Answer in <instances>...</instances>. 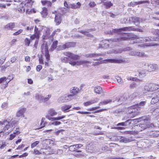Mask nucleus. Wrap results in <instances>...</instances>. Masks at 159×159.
I'll return each mask as SVG.
<instances>
[{
	"label": "nucleus",
	"instance_id": "29",
	"mask_svg": "<svg viewBox=\"0 0 159 159\" xmlns=\"http://www.w3.org/2000/svg\"><path fill=\"white\" fill-rule=\"evenodd\" d=\"M101 55V53L97 54L96 53H91L87 54L86 56V57H98Z\"/></svg>",
	"mask_w": 159,
	"mask_h": 159
},
{
	"label": "nucleus",
	"instance_id": "31",
	"mask_svg": "<svg viewBox=\"0 0 159 159\" xmlns=\"http://www.w3.org/2000/svg\"><path fill=\"white\" fill-rule=\"evenodd\" d=\"M152 86L151 83L147 84L144 87V89L145 90L148 91L152 92Z\"/></svg>",
	"mask_w": 159,
	"mask_h": 159
},
{
	"label": "nucleus",
	"instance_id": "34",
	"mask_svg": "<svg viewBox=\"0 0 159 159\" xmlns=\"http://www.w3.org/2000/svg\"><path fill=\"white\" fill-rule=\"evenodd\" d=\"M81 4L80 2H78L76 3H73L70 5L72 8L76 9L80 7Z\"/></svg>",
	"mask_w": 159,
	"mask_h": 159
},
{
	"label": "nucleus",
	"instance_id": "36",
	"mask_svg": "<svg viewBox=\"0 0 159 159\" xmlns=\"http://www.w3.org/2000/svg\"><path fill=\"white\" fill-rule=\"evenodd\" d=\"M152 92L156 90L159 88V85L154 83H151Z\"/></svg>",
	"mask_w": 159,
	"mask_h": 159
},
{
	"label": "nucleus",
	"instance_id": "19",
	"mask_svg": "<svg viewBox=\"0 0 159 159\" xmlns=\"http://www.w3.org/2000/svg\"><path fill=\"white\" fill-rule=\"evenodd\" d=\"M107 61L110 63H120L125 62V61L121 59H109L107 60Z\"/></svg>",
	"mask_w": 159,
	"mask_h": 159
},
{
	"label": "nucleus",
	"instance_id": "8",
	"mask_svg": "<svg viewBox=\"0 0 159 159\" xmlns=\"http://www.w3.org/2000/svg\"><path fill=\"white\" fill-rule=\"evenodd\" d=\"M74 43L71 42H68L66 43L65 44L60 45L57 48L58 50H62L66 49V48H68L70 47H73L74 46Z\"/></svg>",
	"mask_w": 159,
	"mask_h": 159
},
{
	"label": "nucleus",
	"instance_id": "58",
	"mask_svg": "<svg viewBox=\"0 0 159 159\" xmlns=\"http://www.w3.org/2000/svg\"><path fill=\"white\" fill-rule=\"evenodd\" d=\"M19 128H16V130L14 132L13 134L15 135H17L20 133Z\"/></svg>",
	"mask_w": 159,
	"mask_h": 159
},
{
	"label": "nucleus",
	"instance_id": "42",
	"mask_svg": "<svg viewBox=\"0 0 159 159\" xmlns=\"http://www.w3.org/2000/svg\"><path fill=\"white\" fill-rule=\"evenodd\" d=\"M136 5L138 4H140L145 3H149V1H148V0H146L145 1H140L138 2H136Z\"/></svg>",
	"mask_w": 159,
	"mask_h": 159
},
{
	"label": "nucleus",
	"instance_id": "3",
	"mask_svg": "<svg viewBox=\"0 0 159 159\" xmlns=\"http://www.w3.org/2000/svg\"><path fill=\"white\" fill-rule=\"evenodd\" d=\"M145 103L146 102L145 101H142L133 107V110L132 109V111L130 113V115L132 117H134L139 113V111H136V110H140V108H143Z\"/></svg>",
	"mask_w": 159,
	"mask_h": 159
},
{
	"label": "nucleus",
	"instance_id": "45",
	"mask_svg": "<svg viewBox=\"0 0 159 159\" xmlns=\"http://www.w3.org/2000/svg\"><path fill=\"white\" fill-rule=\"evenodd\" d=\"M25 45H27V46H29L30 43V40L28 38H26L25 39Z\"/></svg>",
	"mask_w": 159,
	"mask_h": 159
},
{
	"label": "nucleus",
	"instance_id": "55",
	"mask_svg": "<svg viewBox=\"0 0 159 159\" xmlns=\"http://www.w3.org/2000/svg\"><path fill=\"white\" fill-rule=\"evenodd\" d=\"M23 31V30L21 29L19 30L18 31L15 32V33H14L13 35H18L20 34Z\"/></svg>",
	"mask_w": 159,
	"mask_h": 159
},
{
	"label": "nucleus",
	"instance_id": "46",
	"mask_svg": "<svg viewBox=\"0 0 159 159\" xmlns=\"http://www.w3.org/2000/svg\"><path fill=\"white\" fill-rule=\"evenodd\" d=\"M39 143V141H36L33 143H32L31 145V147L32 148H33L34 147H35L37 145H38Z\"/></svg>",
	"mask_w": 159,
	"mask_h": 159
},
{
	"label": "nucleus",
	"instance_id": "63",
	"mask_svg": "<svg viewBox=\"0 0 159 159\" xmlns=\"http://www.w3.org/2000/svg\"><path fill=\"white\" fill-rule=\"evenodd\" d=\"M34 153L35 154L39 155L41 154V153L39 150L35 149L34 150Z\"/></svg>",
	"mask_w": 159,
	"mask_h": 159
},
{
	"label": "nucleus",
	"instance_id": "28",
	"mask_svg": "<svg viewBox=\"0 0 159 159\" xmlns=\"http://www.w3.org/2000/svg\"><path fill=\"white\" fill-rule=\"evenodd\" d=\"M132 55H136L140 57H146V55L144 52H133Z\"/></svg>",
	"mask_w": 159,
	"mask_h": 159
},
{
	"label": "nucleus",
	"instance_id": "24",
	"mask_svg": "<svg viewBox=\"0 0 159 159\" xmlns=\"http://www.w3.org/2000/svg\"><path fill=\"white\" fill-rule=\"evenodd\" d=\"M143 40H141V41H143V42H147L148 41H156L157 38H154L153 37H150V38L149 37H146L143 39Z\"/></svg>",
	"mask_w": 159,
	"mask_h": 159
},
{
	"label": "nucleus",
	"instance_id": "25",
	"mask_svg": "<svg viewBox=\"0 0 159 159\" xmlns=\"http://www.w3.org/2000/svg\"><path fill=\"white\" fill-rule=\"evenodd\" d=\"M48 114L52 116L57 115V113L53 108H50L48 111Z\"/></svg>",
	"mask_w": 159,
	"mask_h": 159
},
{
	"label": "nucleus",
	"instance_id": "26",
	"mask_svg": "<svg viewBox=\"0 0 159 159\" xmlns=\"http://www.w3.org/2000/svg\"><path fill=\"white\" fill-rule=\"evenodd\" d=\"M103 1V5L106 8L108 9L112 6V3L110 1Z\"/></svg>",
	"mask_w": 159,
	"mask_h": 159
},
{
	"label": "nucleus",
	"instance_id": "53",
	"mask_svg": "<svg viewBox=\"0 0 159 159\" xmlns=\"http://www.w3.org/2000/svg\"><path fill=\"white\" fill-rule=\"evenodd\" d=\"M61 122L58 121H55L52 122L51 124V125H60Z\"/></svg>",
	"mask_w": 159,
	"mask_h": 159
},
{
	"label": "nucleus",
	"instance_id": "27",
	"mask_svg": "<svg viewBox=\"0 0 159 159\" xmlns=\"http://www.w3.org/2000/svg\"><path fill=\"white\" fill-rule=\"evenodd\" d=\"M69 63L73 66H74L76 65L80 66L82 65L81 60L77 61H70Z\"/></svg>",
	"mask_w": 159,
	"mask_h": 159
},
{
	"label": "nucleus",
	"instance_id": "7",
	"mask_svg": "<svg viewBox=\"0 0 159 159\" xmlns=\"http://www.w3.org/2000/svg\"><path fill=\"white\" fill-rule=\"evenodd\" d=\"M144 67L146 68V70L149 71H153L158 69L157 65L155 64H145Z\"/></svg>",
	"mask_w": 159,
	"mask_h": 159
},
{
	"label": "nucleus",
	"instance_id": "50",
	"mask_svg": "<svg viewBox=\"0 0 159 159\" xmlns=\"http://www.w3.org/2000/svg\"><path fill=\"white\" fill-rule=\"evenodd\" d=\"M34 33L36 34L37 35H40L39 30L36 26H35L34 28Z\"/></svg>",
	"mask_w": 159,
	"mask_h": 159
},
{
	"label": "nucleus",
	"instance_id": "2",
	"mask_svg": "<svg viewBox=\"0 0 159 159\" xmlns=\"http://www.w3.org/2000/svg\"><path fill=\"white\" fill-rule=\"evenodd\" d=\"M137 37V36L131 33H124L122 34V36L120 38L108 39L107 41L110 43H111L112 42H115L120 43L122 41L127 40L128 39L136 38Z\"/></svg>",
	"mask_w": 159,
	"mask_h": 159
},
{
	"label": "nucleus",
	"instance_id": "47",
	"mask_svg": "<svg viewBox=\"0 0 159 159\" xmlns=\"http://www.w3.org/2000/svg\"><path fill=\"white\" fill-rule=\"evenodd\" d=\"M132 120H128L124 122L125 126L129 125L131 124V122Z\"/></svg>",
	"mask_w": 159,
	"mask_h": 159
},
{
	"label": "nucleus",
	"instance_id": "21",
	"mask_svg": "<svg viewBox=\"0 0 159 159\" xmlns=\"http://www.w3.org/2000/svg\"><path fill=\"white\" fill-rule=\"evenodd\" d=\"M91 30V29L88 30L87 31L82 30L79 31V32L85 35L88 37L92 38L93 37V36L89 33V32Z\"/></svg>",
	"mask_w": 159,
	"mask_h": 159
},
{
	"label": "nucleus",
	"instance_id": "44",
	"mask_svg": "<svg viewBox=\"0 0 159 159\" xmlns=\"http://www.w3.org/2000/svg\"><path fill=\"white\" fill-rule=\"evenodd\" d=\"M39 35H37L36 34L34 33V34L31 35V36H30V38L32 40L34 39L35 38H36L37 39H39Z\"/></svg>",
	"mask_w": 159,
	"mask_h": 159
},
{
	"label": "nucleus",
	"instance_id": "17",
	"mask_svg": "<svg viewBox=\"0 0 159 159\" xmlns=\"http://www.w3.org/2000/svg\"><path fill=\"white\" fill-rule=\"evenodd\" d=\"M94 90L95 93L98 94H103L106 93L103 91L102 88L99 86H97L95 87Z\"/></svg>",
	"mask_w": 159,
	"mask_h": 159
},
{
	"label": "nucleus",
	"instance_id": "22",
	"mask_svg": "<svg viewBox=\"0 0 159 159\" xmlns=\"http://www.w3.org/2000/svg\"><path fill=\"white\" fill-rule=\"evenodd\" d=\"M15 23H10L5 25V28L7 30H12L15 28Z\"/></svg>",
	"mask_w": 159,
	"mask_h": 159
},
{
	"label": "nucleus",
	"instance_id": "56",
	"mask_svg": "<svg viewBox=\"0 0 159 159\" xmlns=\"http://www.w3.org/2000/svg\"><path fill=\"white\" fill-rule=\"evenodd\" d=\"M138 95V93L137 92H134L130 95V97L131 98H134L136 97Z\"/></svg>",
	"mask_w": 159,
	"mask_h": 159
},
{
	"label": "nucleus",
	"instance_id": "4",
	"mask_svg": "<svg viewBox=\"0 0 159 159\" xmlns=\"http://www.w3.org/2000/svg\"><path fill=\"white\" fill-rule=\"evenodd\" d=\"M0 124L2 125H6L4 128L5 130L6 129H8L11 128L10 130H12L16 126V122L15 121H12L11 123H9L7 120L3 121H0Z\"/></svg>",
	"mask_w": 159,
	"mask_h": 159
},
{
	"label": "nucleus",
	"instance_id": "61",
	"mask_svg": "<svg viewBox=\"0 0 159 159\" xmlns=\"http://www.w3.org/2000/svg\"><path fill=\"white\" fill-rule=\"evenodd\" d=\"M38 39H37L36 40L35 43L34 45V48H35V49L37 48V47L38 45Z\"/></svg>",
	"mask_w": 159,
	"mask_h": 159
},
{
	"label": "nucleus",
	"instance_id": "60",
	"mask_svg": "<svg viewBox=\"0 0 159 159\" xmlns=\"http://www.w3.org/2000/svg\"><path fill=\"white\" fill-rule=\"evenodd\" d=\"M89 6L90 7H94L96 6V4L94 2H90L89 4Z\"/></svg>",
	"mask_w": 159,
	"mask_h": 159
},
{
	"label": "nucleus",
	"instance_id": "38",
	"mask_svg": "<svg viewBox=\"0 0 159 159\" xmlns=\"http://www.w3.org/2000/svg\"><path fill=\"white\" fill-rule=\"evenodd\" d=\"M58 100L60 102H66L65 96H62L59 98L58 99Z\"/></svg>",
	"mask_w": 159,
	"mask_h": 159
},
{
	"label": "nucleus",
	"instance_id": "15",
	"mask_svg": "<svg viewBox=\"0 0 159 159\" xmlns=\"http://www.w3.org/2000/svg\"><path fill=\"white\" fill-rule=\"evenodd\" d=\"M131 18L135 25L138 26H139L140 23L143 21V19L139 17H132Z\"/></svg>",
	"mask_w": 159,
	"mask_h": 159
},
{
	"label": "nucleus",
	"instance_id": "32",
	"mask_svg": "<svg viewBox=\"0 0 159 159\" xmlns=\"http://www.w3.org/2000/svg\"><path fill=\"white\" fill-rule=\"evenodd\" d=\"M57 43L58 41L57 40L53 42L50 48V49H49V51H52L53 50L56 49L57 47Z\"/></svg>",
	"mask_w": 159,
	"mask_h": 159
},
{
	"label": "nucleus",
	"instance_id": "59",
	"mask_svg": "<svg viewBox=\"0 0 159 159\" xmlns=\"http://www.w3.org/2000/svg\"><path fill=\"white\" fill-rule=\"evenodd\" d=\"M116 79L118 82L120 84H121L123 82L122 80L120 77H118Z\"/></svg>",
	"mask_w": 159,
	"mask_h": 159
},
{
	"label": "nucleus",
	"instance_id": "52",
	"mask_svg": "<svg viewBox=\"0 0 159 159\" xmlns=\"http://www.w3.org/2000/svg\"><path fill=\"white\" fill-rule=\"evenodd\" d=\"M151 32L154 34H157L159 35V30L153 29L151 30Z\"/></svg>",
	"mask_w": 159,
	"mask_h": 159
},
{
	"label": "nucleus",
	"instance_id": "10",
	"mask_svg": "<svg viewBox=\"0 0 159 159\" xmlns=\"http://www.w3.org/2000/svg\"><path fill=\"white\" fill-rule=\"evenodd\" d=\"M9 81H7L6 77H3L0 78V84H1V88L2 89H5L8 85Z\"/></svg>",
	"mask_w": 159,
	"mask_h": 159
},
{
	"label": "nucleus",
	"instance_id": "64",
	"mask_svg": "<svg viewBox=\"0 0 159 159\" xmlns=\"http://www.w3.org/2000/svg\"><path fill=\"white\" fill-rule=\"evenodd\" d=\"M17 58L15 57H13L10 59V61L11 62V63H13L16 60Z\"/></svg>",
	"mask_w": 159,
	"mask_h": 159
},
{
	"label": "nucleus",
	"instance_id": "20",
	"mask_svg": "<svg viewBox=\"0 0 159 159\" xmlns=\"http://www.w3.org/2000/svg\"><path fill=\"white\" fill-rule=\"evenodd\" d=\"M74 155L77 157H82L85 156V154L81 151L77 150L74 153Z\"/></svg>",
	"mask_w": 159,
	"mask_h": 159
},
{
	"label": "nucleus",
	"instance_id": "11",
	"mask_svg": "<svg viewBox=\"0 0 159 159\" xmlns=\"http://www.w3.org/2000/svg\"><path fill=\"white\" fill-rule=\"evenodd\" d=\"M63 54L64 55L67 56L73 60H77L79 59V57L78 55L74 54L69 52H64L63 53Z\"/></svg>",
	"mask_w": 159,
	"mask_h": 159
},
{
	"label": "nucleus",
	"instance_id": "30",
	"mask_svg": "<svg viewBox=\"0 0 159 159\" xmlns=\"http://www.w3.org/2000/svg\"><path fill=\"white\" fill-rule=\"evenodd\" d=\"M70 91L71 93H73V95H75L78 93L79 89L77 87H73Z\"/></svg>",
	"mask_w": 159,
	"mask_h": 159
},
{
	"label": "nucleus",
	"instance_id": "62",
	"mask_svg": "<svg viewBox=\"0 0 159 159\" xmlns=\"http://www.w3.org/2000/svg\"><path fill=\"white\" fill-rule=\"evenodd\" d=\"M6 58L3 57L0 59V64H3Z\"/></svg>",
	"mask_w": 159,
	"mask_h": 159
},
{
	"label": "nucleus",
	"instance_id": "37",
	"mask_svg": "<svg viewBox=\"0 0 159 159\" xmlns=\"http://www.w3.org/2000/svg\"><path fill=\"white\" fill-rule=\"evenodd\" d=\"M66 117L65 116H60L56 117H53L52 118V120H59L61 119L64 118Z\"/></svg>",
	"mask_w": 159,
	"mask_h": 159
},
{
	"label": "nucleus",
	"instance_id": "16",
	"mask_svg": "<svg viewBox=\"0 0 159 159\" xmlns=\"http://www.w3.org/2000/svg\"><path fill=\"white\" fill-rule=\"evenodd\" d=\"M99 99L98 98L92 99L91 100L88 101L84 103V105L85 106H87L93 104L97 102H98Z\"/></svg>",
	"mask_w": 159,
	"mask_h": 159
},
{
	"label": "nucleus",
	"instance_id": "13",
	"mask_svg": "<svg viewBox=\"0 0 159 159\" xmlns=\"http://www.w3.org/2000/svg\"><path fill=\"white\" fill-rule=\"evenodd\" d=\"M61 13H58L56 14L55 17L54 21L56 23V25H59L61 21Z\"/></svg>",
	"mask_w": 159,
	"mask_h": 159
},
{
	"label": "nucleus",
	"instance_id": "43",
	"mask_svg": "<svg viewBox=\"0 0 159 159\" xmlns=\"http://www.w3.org/2000/svg\"><path fill=\"white\" fill-rule=\"evenodd\" d=\"M69 150L71 151H75L76 152L77 151L76 149V147H75V145H71L69 147Z\"/></svg>",
	"mask_w": 159,
	"mask_h": 159
},
{
	"label": "nucleus",
	"instance_id": "12",
	"mask_svg": "<svg viewBox=\"0 0 159 159\" xmlns=\"http://www.w3.org/2000/svg\"><path fill=\"white\" fill-rule=\"evenodd\" d=\"M132 30V27H126L123 28H120L119 29H113L112 32L116 33L120 32L122 31H130Z\"/></svg>",
	"mask_w": 159,
	"mask_h": 159
},
{
	"label": "nucleus",
	"instance_id": "39",
	"mask_svg": "<svg viewBox=\"0 0 159 159\" xmlns=\"http://www.w3.org/2000/svg\"><path fill=\"white\" fill-rule=\"evenodd\" d=\"M61 60L62 61L65 63H67L69 62L70 60L69 61V58L66 57H62L61 58Z\"/></svg>",
	"mask_w": 159,
	"mask_h": 159
},
{
	"label": "nucleus",
	"instance_id": "14",
	"mask_svg": "<svg viewBox=\"0 0 159 159\" xmlns=\"http://www.w3.org/2000/svg\"><path fill=\"white\" fill-rule=\"evenodd\" d=\"M152 96L153 97L151 100V103L154 104L158 102L159 101V93H155Z\"/></svg>",
	"mask_w": 159,
	"mask_h": 159
},
{
	"label": "nucleus",
	"instance_id": "49",
	"mask_svg": "<svg viewBox=\"0 0 159 159\" xmlns=\"http://www.w3.org/2000/svg\"><path fill=\"white\" fill-rule=\"evenodd\" d=\"M136 5V2H131L128 4V6L129 7H134Z\"/></svg>",
	"mask_w": 159,
	"mask_h": 159
},
{
	"label": "nucleus",
	"instance_id": "18",
	"mask_svg": "<svg viewBox=\"0 0 159 159\" xmlns=\"http://www.w3.org/2000/svg\"><path fill=\"white\" fill-rule=\"evenodd\" d=\"M25 111V108H21L16 113V116L18 117H24V114Z\"/></svg>",
	"mask_w": 159,
	"mask_h": 159
},
{
	"label": "nucleus",
	"instance_id": "41",
	"mask_svg": "<svg viewBox=\"0 0 159 159\" xmlns=\"http://www.w3.org/2000/svg\"><path fill=\"white\" fill-rule=\"evenodd\" d=\"M145 64H147V63L143 62H140L139 63V66L140 67L146 70V68L144 67V66H145Z\"/></svg>",
	"mask_w": 159,
	"mask_h": 159
},
{
	"label": "nucleus",
	"instance_id": "48",
	"mask_svg": "<svg viewBox=\"0 0 159 159\" xmlns=\"http://www.w3.org/2000/svg\"><path fill=\"white\" fill-rule=\"evenodd\" d=\"M8 107V105L7 102H3L1 105V107L4 109H6Z\"/></svg>",
	"mask_w": 159,
	"mask_h": 159
},
{
	"label": "nucleus",
	"instance_id": "1",
	"mask_svg": "<svg viewBox=\"0 0 159 159\" xmlns=\"http://www.w3.org/2000/svg\"><path fill=\"white\" fill-rule=\"evenodd\" d=\"M138 120L139 122H141L139 127V131H128V133L133 134H137L139 131H142L147 128L156 127V126H155L153 124L150 123L149 118L146 116H142L141 117H140L138 119Z\"/></svg>",
	"mask_w": 159,
	"mask_h": 159
},
{
	"label": "nucleus",
	"instance_id": "57",
	"mask_svg": "<svg viewBox=\"0 0 159 159\" xmlns=\"http://www.w3.org/2000/svg\"><path fill=\"white\" fill-rule=\"evenodd\" d=\"M42 68V66L41 65H38L36 67V70L37 71H39Z\"/></svg>",
	"mask_w": 159,
	"mask_h": 159
},
{
	"label": "nucleus",
	"instance_id": "5",
	"mask_svg": "<svg viewBox=\"0 0 159 159\" xmlns=\"http://www.w3.org/2000/svg\"><path fill=\"white\" fill-rule=\"evenodd\" d=\"M129 98V95L127 93H125L122 95V96H119L118 97H113L114 100L113 102H118L121 103L125 101Z\"/></svg>",
	"mask_w": 159,
	"mask_h": 159
},
{
	"label": "nucleus",
	"instance_id": "33",
	"mask_svg": "<svg viewBox=\"0 0 159 159\" xmlns=\"http://www.w3.org/2000/svg\"><path fill=\"white\" fill-rule=\"evenodd\" d=\"M71 107V105H64L62 106L61 109L62 111L65 112L66 111L69 109Z\"/></svg>",
	"mask_w": 159,
	"mask_h": 159
},
{
	"label": "nucleus",
	"instance_id": "40",
	"mask_svg": "<svg viewBox=\"0 0 159 159\" xmlns=\"http://www.w3.org/2000/svg\"><path fill=\"white\" fill-rule=\"evenodd\" d=\"M73 95L70 94L69 95L65 96L66 102L69 101L73 98Z\"/></svg>",
	"mask_w": 159,
	"mask_h": 159
},
{
	"label": "nucleus",
	"instance_id": "51",
	"mask_svg": "<svg viewBox=\"0 0 159 159\" xmlns=\"http://www.w3.org/2000/svg\"><path fill=\"white\" fill-rule=\"evenodd\" d=\"M121 141L125 143H126L130 142L129 139L126 138H123L121 139Z\"/></svg>",
	"mask_w": 159,
	"mask_h": 159
},
{
	"label": "nucleus",
	"instance_id": "23",
	"mask_svg": "<svg viewBox=\"0 0 159 159\" xmlns=\"http://www.w3.org/2000/svg\"><path fill=\"white\" fill-rule=\"evenodd\" d=\"M113 97L111 99H107L103 101H102L100 102L99 103V105H105L108 103H110L113 102Z\"/></svg>",
	"mask_w": 159,
	"mask_h": 159
},
{
	"label": "nucleus",
	"instance_id": "6",
	"mask_svg": "<svg viewBox=\"0 0 159 159\" xmlns=\"http://www.w3.org/2000/svg\"><path fill=\"white\" fill-rule=\"evenodd\" d=\"M41 52H44L43 53L44 54L47 60V61H49L50 59V56L49 53L48 44L43 43L41 46Z\"/></svg>",
	"mask_w": 159,
	"mask_h": 159
},
{
	"label": "nucleus",
	"instance_id": "54",
	"mask_svg": "<svg viewBox=\"0 0 159 159\" xmlns=\"http://www.w3.org/2000/svg\"><path fill=\"white\" fill-rule=\"evenodd\" d=\"M65 131V130L64 129H60L59 130H58L57 131L55 132L54 133V134L57 135H59V133H60L62 132L63 131Z\"/></svg>",
	"mask_w": 159,
	"mask_h": 159
},
{
	"label": "nucleus",
	"instance_id": "35",
	"mask_svg": "<svg viewBox=\"0 0 159 159\" xmlns=\"http://www.w3.org/2000/svg\"><path fill=\"white\" fill-rule=\"evenodd\" d=\"M43 17H45L47 15V9L46 7L43 8V11L41 13Z\"/></svg>",
	"mask_w": 159,
	"mask_h": 159
},
{
	"label": "nucleus",
	"instance_id": "9",
	"mask_svg": "<svg viewBox=\"0 0 159 159\" xmlns=\"http://www.w3.org/2000/svg\"><path fill=\"white\" fill-rule=\"evenodd\" d=\"M51 96L50 95H47L44 97L41 95H37L35 96L36 98L38 99L40 102H47L50 98Z\"/></svg>",
	"mask_w": 159,
	"mask_h": 159
}]
</instances>
